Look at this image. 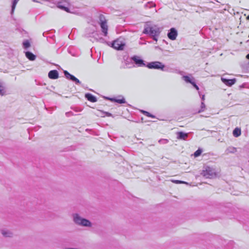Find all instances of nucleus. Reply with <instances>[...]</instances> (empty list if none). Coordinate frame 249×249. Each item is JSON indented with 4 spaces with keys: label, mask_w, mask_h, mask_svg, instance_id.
<instances>
[{
    "label": "nucleus",
    "mask_w": 249,
    "mask_h": 249,
    "mask_svg": "<svg viewBox=\"0 0 249 249\" xmlns=\"http://www.w3.org/2000/svg\"><path fill=\"white\" fill-rule=\"evenodd\" d=\"M146 67L149 69L159 70L163 71H169V68L160 61H153L147 63Z\"/></svg>",
    "instance_id": "f03ea898"
},
{
    "label": "nucleus",
    "mask_w": 249,
    "mask_h": 249,
    "mask_svg": "<svg viewBox=\"0 0 249 249\" xmlns=\"http://www.w3.org/2000/svg\"><path fill=\"white\" fill-rule=\"evenodd\" d=\"M206 109V106L204 103V102H201L200 109L198 110V112L200 113L204 111Z\"/></svg>",
    "instance_id": "a878e982"
},
{
    "label": "nucleus",
    "mask_w": 249,
    "mask_h": 249,
    "mask_svg": "<svg viewBox=\"0 0 249 249\" xmlns=\"http://www.w3.org/2000/svg\"><path fill=\"white\" fill-rule=\"evenodd\" d=\"M198 93L199 94V96L201 97L202 102H204V101L205 100V95H201L199 91H198Z\"/></svg>",
    "instance_id": "473e14b6"
},
{
    "label": "nucleus",
    "mask_w": 249,
    "mask_h": 249,
    "mask_svg": "<svg viewBox=\"0 0 249 249\" xmlns=\"http://www.w3.org/2000/svg\"><path fill=\"white\" fill-rule=\"evenodd\" d=\"M202 152V150L200 148H198L194 154L195 157H197L199 156Z\"/></svg>",
    "instance_id": "bb28decb"
},
{
    "label": "nucleus",
    "mask_w": 249,
    "mask_h": 249,
    "mask_svg": "<svg viewBox=\"0 0 249 249\" xmlns=\"http://www.w3.org/2000/svg\"><path fill=\"white\" fill-rule=\"evenodd\" d=\"M6 95V88L3 83L0 82V95L4 96Z\"/></svg>",
    "instance_id": "f3484780"
},
{
    "label": "nucleus",
    "mask_w": 249,
    "mask_h": 249,
    "mask_svg": "<svg viewBox=\"0 0 249 249\" xmlns=\"http://www.w3.org/2000/svg\"><path fill=\"white\" fill-rule=\"evenodd\" d=\"M125 45V43L124 41V39L119 38L112 42L111 47L117 50H123Z\"/></svg>",
    "instance_id": "423d86ee"
},
{
    "label": "nucleus",
    "mask_w": 249,
    "mask_h": 249,
    "mask_svg": "<svg viewBox=\"0 0 249 249\" xmlns=\"http://www.w3.org/2000/svg\"><path fill=\"white\" fill-rule=\"evenodd\" d=\"M69 5V2L66 0H62L57 3V7L58 8L68 13H71L70 9L68 8Z\"/></svg>",
    "instance_id": "0eeeda50"
},
{
    "label": "nucleus",
    "mask_w": 249,
    "mask_h": 249,
    "mask_svg": "<svg viewBox=\"0 0 249 249\" xmlns=\"http://www.w3.org/2000/svg\"><path fill=\"white\" fill-rule=\"evenodd\" d=\"M191 84L197 90H199V88L198 86L196 84L195 81H194Z\"/></svg>",
    "instance_id": "2f4dec72"
},
{
    "label": "nucleus",
    "mask_w": 249,
    "mask_h": 249,
    "mask_svg": "<svg viewBox=\"0 0 249 249\" xmlns=\"http://www.w3.org/2000/svg\"><path fill=\"white\" fill-rule=\"evenodd\" d=\"M85 97L88 101L92 103L96 102L97 101V98L95 96L93 95L92 94L89 93H86L85 95Z\"/></svg>",
    "instance_id": "2eb2a0df"
},
{
    "label": "nucleus",
    "mask_w": 249,
    "mask_h": 249,
    "mask_svg": "<svg viewBox=\"0 0 249 249\" xmlns=\"http://www.w3.org/2000/svg\"><path fill=\"white\" fill-rule=\"evenodd\" d=\"M172 181L175 183L178 184V183H184V184H188L186 182L181 181L179 180H172Z\"/></svg>",
    "instance_id": "7c9ffc66"
},
{
    "label": "nucleus",
    "mask_w": 249,
    "mask_h": 249,
    "mask_svg": "<svg viewBox=\"0 0 249 249\" xmlns=\"http://www.w3.org/2000/svg\"><path fill=\"white\" fill-rule=\"evenodd\" d=\"M63 73L64 74L65 77L67 79L74 82L75 84L76 85H79L81 84V82L79 81V79H78L74 75L70 73L67 71H64Z\"/></svg>",
    "instance_id": "1a4fd4ad"
},
{
    "label": "nucleus",
    "mask_w": 249,
    "mask_h": 249,
    "mask_svg": "<svg viewBox=\"0 0 249 249\" xmlns=\"http://www.w3.org/2000/svg\"><path fill=\"white\" fill-rule=\"evenodd\" d=\"M141 112L144 115H145V116H147V117H151V118H155V116L152 114H151V113H150L149 112L146 111H145V110H141Z\"/></svg>",
    "instance_id": "b1692460"
},
{
    "label": "nucleus",
    "mask_w": 249,
    "mask_h": 249,
    "mask_svg": "<svg viewBox=\"0 0 249 249\" xmlns=\"http://www.w3.org/2000/svg\"><path fill=\"white\" fill-rule=\"evenodd\" d=\"M169 141L165 139H161L159 140V143L160 144H166Z\"/></svg>",
    "instance_id": "c85d7f7f"
},
{
    "label": "nucleus",
    "mask_w": 249,
    "mask_h": 249,
    "mask_svg": "<svg viewBox=\"0 0 249 249\" xmlns=\"http://www.w3.org/2000/svg\"><path fill=\"white\" fill-rule=\"evenodd\" d=\"M145 7H148V8H152L155 6V4L153 3L152 2H148L145 4Z\"/></svg>",
    "instance_id": "c756f323"
},
{
    "label": "nucleus",
    "mask_w": 249,
    "mask_h": 249,
    "mask_svg": "<svg viewBox=\"0 0 249 249\" xmlns=\"http://www.w3.org/2000/svg\"><path fill=\"white\" fill-rule=\"evenodd\" d=\"M100 111L102 113V114H101V116L102 117H104L105 115H106L107 116H108V117H111V116H112V114H111L109 112H106V111H102V110H100Z\"/></svg>",
    "instance_id": "cd10ccee"
},
{
    "label": "nucleus",
    "mask_w": 249,
    "mask_h": 249,
    "mask_svg": "<svg viewBox=\"0 0 249 249\" xmlns=\"http://www.w3.org/2000/svg\"><path fill=\"white\" fill-rule=\"evenodd\" d=\"M30 46V43L28 40H26L23 42V47L25 49L29 48Z\"/></svg>",
    "instance_id": "393cba45"
},
{
    "label": "nucleus",
    "mask_w": 249,
    "mask_h": 249,
    "mask_svg": "<svg viewBox=\"0 0 249 249\" xmlns=\"http://www.w3.org/2000/svg\"><path fill=\"white\" fill-rule=\"evenodd\" d=\"M233 135L235 137H238L239 136H240L241 134V131L240 128H239L238 127L235 128L232 132Z\"/></svg>",
    "instance_id": "6ab92c4d"
},
{
    "label": "nucleus",
    "mask_w": 249,
    "mask_h": 249,
    "mask_svg": "<svg viewBox=\"0 0 249 249\" xmlns=\"http://www.w3.org/2000/svg\"><path fill=\"white\" fill-rule=\"evenodd\" d=\"M99 23L101 28L102 32L105 36H107L108 31V26L107 24V20L104 15L100 14L99 16Z\"/></svg>",
    "instance_id": "20e7f679"
},
{
    "label": "nucleus",
    "mask_w": 249,
    "mask_h": 249,
    "mask_svg": "<svg viewBox=\"0 0 249 249\" xmlns=\"http://www.w3.org/2000/svg\"><path fill=\"white\" fill-rule=\"evenodd\" d=\"M131 60H132L136 65L138 67H142L144 66L146 67V64L144 63V61L140 58V57L137 55H133L131 58Z\"/></svg>",
    "instance_id": "6e6552de"
},
{
    "label": "nucleus",
    "mask_w": 249,
    "mask_h": 249,
    "mask_svg": "<svg viewBox=\"0 0 249 249\" xmlns=\"http://www.w3.org/2000/svg\"><path fill=\"white\" fill-rule=\"evenodd\" d=\"M18 2V0H14L13 1L12 4L11 6V14H13Z\"/></svg>",
    "instance_id": "5701e85b"
},
{
    "label": "nucleus",
    "mask_w": 249,
    "mask_h": 249,
    "mask_svg": "<svg viewBox=\"0 0 249 249\" xmlns=\"http://www.w3.org/2000/svg\"><path fill=\"white\" fill-rule=\"evenodd\" d=\"M190 133H192V132L185 133L182 131L178 132H177V138L178 140L186 141L189 137V135Z\"/></svg>",
    "instance_id": "f8f14e48"
},
{
    "label": "nucleus",
    "mask_w": 249,
    "mask_h": 249,
    "mask_svg": "<svg viewBox=\"0 0 249 249\" xmlns=\"http://www.w3.org/2000/svg\"><path fill=\"white\" fill-rule=\"evenodd\" d=\"M247 18V19L248 20H249V15H248V16H247V18Z\"/></svg>",
    "instance_id": "c9c22d12"
},
{
    "label": "nucleus",
    "mask_w": 249,
    "mask_h": 249,
    "mask_svg": "<svg viewBox=\"0 0 249 249\" xmlns=\"http://www.w3.org/2000/svg\"><path fill=\"white\" fill-rule=\"evenodd\" d=\"M177 36H178L177 30L174 28H171L169 30L168 34H167V36H168V38L172 40H175L176 39Z\"/></svg>",
    "instance_id": "9b49d317"
},
{
    "label": "nucleus",
    "mask_w": 249,
    "mask_h": 249,
    "mask_svg": "<svg viewBox=\"0 0 249 249\" xmlns=\"http://www.w3.org/2000/svg\"><path fill=\"white\" fill-rule=\"evenodd\" d=\"M1 233L3 236L6 237H12L13 235V233L9 231L2 230Z\"/></svg>",
    "instance_id": "412c9836"
},
{
    "label": "nucleus",
    "mask_w": 249,
    "mask_h": 249,
    "mask_svg": "<svg viewBox=\"0 0 249 249\" xmlns=\"http://www.w3.org/2000/svg\"><path fill=\"white\" fill-rule=\"evenodd\" d=\"M73 115V114L71 112H67L66 113V115L67 117H69V116H70L71 115Z\"/></svg>",
    "instance_id": "72a5a7b5"
},
{
    "label": "nucleus",
    "mask_w": 249,
    "mask_h": 249,
    "mask_svg": "<svg viewBox=\"0 0 249 249\" xmlns=\"http://www.w3.org/2000/svg\"><path fill=\"white\" fill-rule=\"evenodd\" d=\"M106 99L111 102H116L120 104L126 103L124 98L122 95H119L116 98L106 97Z\"/></svg>",
    "instance_id": "9d476101"
},
{
    "label": "nucleus",
    "mask_w": 249,
    "mask_h": 249,
    "mask_svg": "<svg viewBox=\"0 0 249 249\" xmlns=\"http://www.w3.org/2000/svg\"><path fill=\"white\" fill-rule=\"evenodd\" d=\"M160 32V29L157 25L147 23L144 25L142 33L147 35L157 42Z\"/></svg>",
    "instance_id": "f257e3e1"
},
{
    "label": "nucleus",
    "mask_w": 249,
    "mask_h": 249,
    "mask_svg": "<svg viewBox=\"0 0 249 249\" xmlns=\"http://www.w3.org/2000/svg\"><path fill=\"white\" fill-rule=\"evenodd\" d=\"M26 57L31 61H34L36 58V56L30 51L25 52Z\"/></svg>",
    "instance_id": "dca6fc26"
},
{
    "label": "nucleus",
    "mask_w": 249,
    "mask_h": 249,
    "mask_svg": "<svg viewBox=\"0 0 249 249\" xmlns=\"http://www.w3.org/2000/svg\"><path fill=\"white\" fill-rule=\"evenodd\" d=\"M48 77L51 79H56L59 77V73L57 70L50 71L48 73Z\"/></svg>",
    "instance_id": "4468645a"
},
{
    "label": "nucleus",
    "mask_w": 249,
    "mask_h": 249,
    "mask_svg": "<svg viewBox=\"0 0 249 249\" xmlns=\"http://www.w3.org/2000/svg\"><path fill=\"white\" fill-rule=\"evenodd\" d=\"M236 151V149L235 147H232V146H230V147H228L227 148V149L226 150V153L227 154H228V153H234Z\"/></svg>",
    "instance_id": "aec40b11"
},
{
    "label": "nucleus",
    "mask_w": 249,
    "mask_h": 249,
    "mask_svg": "<svg viewBox=\"0 0 249 249\" xmlns=\"http://www.w3.org/2000/svg\"><path fill=\"white\" fill-rule=\"evenodd\" d=\"M246 58L249 59V53L246 55Z\"/></svg>",
    "instance_id": "f704fd0d"
},
{
    "label": "nucleus",
    "mask_w": 249,
    "mask_h": 249,
    "mask_svg": "<svg viewBox=\"0 0 249 249\" xmlns=\"http://www.w3.org/2000/svg\"><path fill=\"white\" fill-rule=\"evenodd\" d=\"M201 175L206 178H213L216 176L214 170L209 166H206L204 168Z\"/></svg>",
    "instance_id": "39448f33"
},
{
    "label": "nucleus",
    "mask_w": 249,
    "mask_h": 249,
    "mask_svg": "<svg viewBox=\"0 0 249 249\" xmlns=\"http://www.w3.org/2000/svg\"><path fill=\"white\" fill-rule=\"evenodd\" d=\"M183 79L186 82L188 83L192 84L195 80V79L193 77H190L188 75H185L182 77Z\"/></svg>",
    "instance_id": "a211bd4d"
},
{
    "label": "nucleus",
    "mask_w": 249,
    "mask_h": 249,
    "mask_svg": "<svg viewBox=\"0 0 249 249\" xmlns=\"http://www.w3.org/2000/svg\"><path fill=\"white\" fill-rule=\"evenodd\" d=\"M222 81L226 85L228 86H231L236 81V80L235 78L233 79H227L225 78L222 77L221 78Z\"/></svg>",
    "instance_id": "ddd939ff"
},
{
    "label": "nucleus",
    "mask_w": 249,
    "mask_h": 249,
    "mask_svg": "<svg viewBox=\"0 0 249 249\" xmlns=\"http://www.w3.org/2000/svg\"><path fill=\"white\" fill-rule=\"evenodd\" d=\"M73 220L74 222L78 225L85 227H90L91 226V223L89 220L81 217L77 213L73 214Z\"/></svg>",
    "instance_id": "7ed1b4c3"
},
{
    "label": "nucleus",
    "mask_w": 249,
    "mask_h": 249,
    "mask_svg": "<svg viewBox=\"0 0 249 249\" xmlns=\"http://www.w3.org/2000/svg\"><path fill=\"white\" fill-rule=\"evenodd\" d=\"M49 34V33L48 32V33H46L44 32V33H43V36H44L47 37V38H48V36H46V34ZM49 37L50 38V39H52V40L54 41V42H53V41H52V40H48V41L49 42H50V43H54V42H55V41H54V37H55V36H54V35H52H52H50V36H49Z\"/></svg>",
    "instance_id": "4be33fe9"
}]
</instances>
